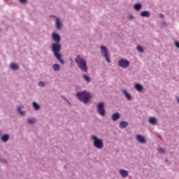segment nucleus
<instances>
[{
  "mask_svg": "<svg viewBox=\"0 0 179 179\" xmlns=\"http://www.w3.org/2000/svg\"><path fill=\"white\" fill-rule=\"evenodd\" d=\"M82 78L86 83H90V82H92V78L87 74H83Z\"/></svg>",
  "mask_w": 179,
  "mask_h": 179,
  "instance_id": "11",
  "label": "nucleus"
},
{
  "mask_svg": "<svg viewBox=\"0 0 179 179\" xmlns=\"http://www.w3.org/2000/svg\"><path fill=\"white\" fill-rule=\"evenodd\" d=\"M100 51L101 57H103L106 62H108V64H110V62H111V60L110 59V55H108V49H107L106 46L101 45L100 46Z\"/></svg>",
  "mask_w": 179,
  "mask_h": 179,
  "instance_id": "5",
  "label": "nucleus"
},
{
  "mask_svg": "<svg viewBox=\"0 0 179 179\" xmlns=\"http://www.w3.org/2000/svg\"><path fill=\"white\" fill-rule=\"evenodd\" d=\"M161 26L162 27H166V26H167V24L166 22H162Z\"/></svg>",
  "mask_w": 179,
  "mask_h": 179,
  "instance_id": "31",
  "label": "nucleus"
},
{
  "mask_svg": "<svg viewBox=\"0 0 179 179\" xmlns=\"http://www.w3.org/2000/svg\"><path fill=\"white\" fill-rule=\"evenodd\" d=\"M34 123H36V119H34V118H28L27 119V124H29V125H31Z\"/></svg>",
  "mask_w": 179,
  "mask_h": 179,
  "instance_id": "24",
  "label": "nucleus"
},
{
  "mask_svg": "<svg viewBox=\"0 0 179 179\" xmlns=\"http://www.w3.org/2000/svg\"><path fill=\"white\" fill-rule=\"evenodd\" d=\"M158 152L159 153H166V150H164V149H163V148H159Z\"/></svg>",
  "mask_w": 179,
  "mask_h": 179,
  "instance_id": "27",
  "label": "nucleus"
},
{
  "mask_svg": "<svg viewBox=\"0 0 179 179\" xmlns=\"http://www.w3.org/2000/svg\"><path fill=\"white\" fill-rule=\"evenodd\" d=\"M32 106H33L34 110H36V111H38V110H40V105L38 103H37L36 102H33Z\"/></svg>",
  "mask_w": 179,
  "mask_h": 179,
  "instance_id": "23",
  "label": "nucleus"
},
{
  "mask_svg": "<svg viewBox=\"0 0 179 179\" xmlns=\"http://www.w3.org/2000/svg\"><path fill=\"white\" fill-rule=\"evenodd\" d=\"M10 66L13 71H17L19 69V65L15 63H12Z\"/></svg>",
  "mask_w": 179,
  "mask_h": 179,
  "instance_id": "22",
  "label": "nucleus"
},
{
  "mask_svg": "<svg viewBox=\"0 0 179 179\" xmlns=\"http://www.w3.org/2000/svg\"><path fill=\"white\" fill-rule=\"evenodd\" d=\"M96 110L98 114L101 115V117H104L106 115V108H104V102H100L96 106Z\"/></svg>",
  "mask_w": 179,
  "mask_h": 179,
  "instance_id": "6",
  "label": "nucleus"
},
{
  "mask_svg": "<svg viewBox=\"0 0 179 179\" xmlns=\"http://www.w3.org/2000/svg\"><path fill=\"white\" fill-rule=\"evenodd\" d=\"M148 122L151 125H156L157 124V120L155 117H150L148 119Z\"/></svg>",
  "mask_w": 179,
  "mask_h": 179,
  "instance_id": "13",
  "label": "nucleus"
},
{
  "mask_svg": "<svg viewBox=\"0 0 179 179\" xmlns=\"http://www.w3.org/2000/svg\"><path fill=\"white\" fill-rule=\"evenodd\" d=\"M2 136V131L0 130V136Z\"/></svg>",
  "mask_w": 179,
  "mask_h": 179,
  "instance_id": "36",
  "label": "nucleus"
},
{
  "mask_svg": "<svg viewBox=\"0 0 179 179\" xmlns=\"http://www.w3.org/2000/svg\"><path fill=\"white\" fill-rule=\"evenodd\" d=\"M52 38L55 43L51 45V51L57 61L64 65V64H65V61L62 59V55H61V45L59 44L61 42V36L59 34L53 32L52 34Z\"/></svg>",
  "mask_w": 179,
  "mask_h": 179,
  "instance_id": "1",
  "label": "nucleus"
},
{
  "mask_svg": "<svg viewBox=\"0 0 179 179\" xmlns=\"http://www.w3.org/2000/svg\"><path fill=\"white\" fill-rule=\"evenodd\" d=\"M119 173L122 178H126V177H128V171L125 169H120Z\"/></svg>",
  "mask_w": 179,
  "mask_h": 179,
  "instance_id": "16",
  "label": "nucleus"
},
{
  "mask_svg": "<svg viewBox=\"0 0 179 179\" xmlns=\"http://www.w3.org/2000/svg\"><path fill=\"white\" fill-rule=\"evenodd\" d=\"M22 108H23V106H17V113H19V114L22 116L26 115V112L22 110Z\"/></svg>",
  "mask_w": 179,
  "mask_h": 179,
  "instance_id": "20",
  "label": "nucleus"
},
{
  "mask_svg": "<svg viewBox=\"0 0 179 179\" xmlns=\"http://www.w3.org/2000/svg\"><path fill=\"white\" fill-rule=\"evenodd\" d=\"M176 100L177 103L179 104V97L178 96H177L176 98Z\"/></svg>",
  "mask_w": 179,
  "mask_h": 179,
  "instance_id": "34",
  "label": "nucleus"
},
{
  "mask_svg": "<svg viewBox=\"0 0 179 179\" xmlns=\"http://www.w3.org/2000/svg\"><path fill=\"white\" fill-rule=\"evenodd\" d=\"M10 138V136H9V134H6L1 136V142L6 143V142H8V141H9Z\"/></svg>",
  "mask_w": 179,
  "mask_h": 179,
  "instance_id": "12",
  "label": "nucleus"
},
{
  "mask_svg": "<svg viewBox=\"0 0 179 179\" xmlns=\"http://www.w3.org/2000/svg\"><path fill=\"white\" fill-rule=\"evenodd\" d=\"M175 45L177 48H179V43L178 41L175 42Z\"/></svg>",
  "mask_w": 179,
  "mask_h": 179,
  "instance_id": "32",
  "label": "nucleus"
},
{
  "mask_svg": "<svg viewBox=\"0 0 179 179\" xmlns=\"http://www.w3.org/2000/svg\"><path fill=\"white\" fill-rule=\"evenodd\" d=\"M60 66H59V64H55L52 65V69L55 72H58V71H59L60 69Z\"/></svg>",
  "mask_w": 179,
  "mask_h": 179,
  "instance_id": "21",
  "label": "nucleus"
},
{
  "mask_svg": "<svg viewBox=\"0 0 179 179\" xmlns=\"http://www.w3.org/2000/svg\"><path fill=\"white\" fill-rule=\"evenodd\" d=\"M38 86H39V87H44L45 86V84L44 83V82L40 81L38 84Z\"/></svg>",
  "mask_w": 179,
  "mask_h": 179,
  "instance_id": "26",
  "label": "nucleus"
},
{
  "mask_svg": "<svg viewBox=\"0 0 179 179\" xmlns=\"http://www.w3.org/2000/svg\"><path fill=\"white\" fill-rule=\"evenodd\" d=\"M62 99H64V100H65V101H66L69 103V106H71V102L68 100V99H66V97L65 96H62Z\"/></svg>",
  "mask_w": 179,
  "mask_h": 179,
  "instance_id": "28",
  "label": "nucleus"
},
{
  "mask_svg": "<svg viewBox=\"0 0 179 179\" xmlns=\"http://www.w3.org/2000/svg\"><path fill=\"white\" fill-rule=\"evenodd\" d=\"M140 16L141 17H150V12L148 11V10H144V11H142L141 13H140Z\"/></svg>",
  "mask_w": 179,
  "mask_h": 179,
  "instance_id": "14",
  "label": "nucleus"
},
{
  "mask_svg": "<svg viewBox=\"0 0 179 179\" xmlns=\"http://www.w3.org/2000/svg\"><path fill=\"white\" fill-rule=\"evenodd\" d=\"M134 10H136L137 12H139V10H141L142 9V4L137 3H135L133 6Z\"/></svg>",
  "mask_w": 179,
  "mask_h": 179,
  "instance_id": "18",
  "label": "nucleus"
},
{
  "mask_svg": "<svg viewBox=\"0 0 179 179\" xmlns=\"http://www.w3.org/2000/svg\"><path fill=\"white\" fill-rule=\"evenodd\" d=\"M122 92L123 96H124V97L127 99V100H128V101H131L132 100V96L131 95V94L129 93L128 91H127V90H122Z\"/></svg>",
  "mask_w": 179,
  "mask_h": 179,
  "instance_id": "8",
  "label": "nucleus"
},
{
  "mask_svg": "<svg viewBox=\"0 0 179 179\" xmlns=\"http://www.w3.org/2000/svg\"><path fill=\"white\" fill-rule=\"evenodd\" d=\"M75 62L77 64L81 72L87 73V71H89V68L87 67V62L83 57H80V55H77L75 59Z\"/></svg>",
  "mask_w": 179,
  "mask_h": 179,
  "instance_id": "2",
  "label": "nucleus"
},
{
  "mask_svg": "<svg viewBox=\"0 0 179 179\" xmlns=\"http://www.w3.org/2000/svg\"><path fill=\"white\" fill-rule=\"evenodd\" d=\"M165 162H169V159H166Z\"/></svg>",
  "mask_w": 179,
  "mask_h": 179,
  "instance_id": "39",
  "label": "nucleus"
},
{
  "mask_svg": "<svg viewBox=\"0 0 179 179\" xmlns=\"http://www.w3.org/2000/svg\"><path fill=\"white\" fill-rule=\"evenodd\" d=\"M136 139L138 141V142H139V143L146 144V138H145L144 136L141 134L136 135Z\"/></svg>",
  "mask_w": 179,
  "mask_h": 179,
  "instance_id": "9",
  "label": "nucleus"
},
{
  "mask_svg": "<svg viewBox=\"0 0 179 179\" xmlns=\"http://www.w3.org/2000/svg\"><path fill=\"white\" fill-rule=\"evenodd\" d=\"M112 120L113 121H118V120H120V118H121V115H120V114L118 113H114L113 115H112Z\"/></svg>",
  "mask_w": 179,
  "mask_h": 179,
  "instance_id": "19",
  "label": "nucleus"
},
{
  "mask_svg": "<svg viewBox=\"0 0 179 179\" xmlns=\"http://www.w3.org/2000/svg\"><path fill=\"white\" fill-rule=\"evenodd\" d=\"M3 163H6V160H2Z\"/></svg>",
  "mask_w": 179,
  "mask_h": 179,
  "instance_id": "37",
  "label": "nucleus"
},
{
  "mask_svg": "<svg viewBox=\"0 0 179 179\" xmlns=\"http://www.w3.org/2000/svg\"><path fill=\"white\" fill-rule=\"evenodd\" d=\"M55 26L57 30H61V29H62V22H61L59 17H56Z\"/></svg>",
  "mask_w": 179,
  "mask_h": 179,
  "instance_id": "10",
  "label": "nucleus"
},
{
  "mask_svg": "<svg viewBox=\"0 0 179 179\" xmlns=\"http://www.w3.org/2000/svg\"><path fill=\"white\" fill-rule=\"evenodd\" d=\"M159 17H161V19H163L164 17V15L163 14H160Z\"/></svg>",
  "mask_w": 179,
  "mask_h": 179,
  "instance_id": "33",
  "label": "nucleus"
},
{
  "mask_svg": "<svg viewBox=\"0 0 179 179\" xmlns=\"http://www.w3.org/2000/svg\"><path fill=\"white\" fill-rule=\"evenodd\" d=\"M134 88L136 89V90L137 92H143V86H142V85L139 84V83H136L134 85Z\"/></svg>",
  "mask_w": 179,
  "mask_h": 179,
  "instance_id": "15",
  "label": "nucleus"
},
{
  "mask_svg": "<svg viewBox=\"0 0 179 179\" xmlns=\"http://www.w3.org/2000/svg\"><path fill=\"white\" fill-rule=\"evenodd\" d=\"M128 19H129V20H132L134 19V15H129V16H128Z\"/></svg>",
  "mask_w": 179,
  "mask_h": 179,
  "instance_id": "30",
  "label": "nucleus"
},
{
  "mask_svg": "<svg viewBox=\"0 0 179 179\" xmlns=\"http://www.w3.org/2000/svg\"><path fill=\"white\" fill-rule=\"evenodd\" d=\"M19 1H20V3L24 4V3H27V0H19Z\"/></svg>",
  "mask_w": 179,
  "mask_h": 179,
  "instance_id": "29",
  "label": "nucleus"
},
{
  "mask_svg": "<svg viewBox=\"0 0 179 179\" xmlns=\"http://www.w3.org/2000/svg\"><path fill=\"white\" fill-rule=\"evenodd\" d=\"M4 1H7V0H4Z\"/></svg>",
  "mask_w": 179,
  "mask_h": 179,
  "instance_id": "40",
  "label": "nucleus"
},
{
  "mask_svg": "<svg viewBox=\"0 0 179 179\" xmlns=\"http://www.w3.org/2000/svg\"><path fill=\"white\" fill-rule=\"evenodd\" d=\"M50 17H54L55 19L57 20V17H57V16H55V15H50Z\"/></svg>",
  "mask_w": 179,
  "mask_h": 179,
  "instance_id": "35",
  "label": "nucleus"
},
{
  "mask_svg": "<svg viewBox=\"0 0 179 179\" xmlns=\"http://www.w3.org/2000/svg\"><path fill=\"white\" fill-rule=\"evenodd\" d=\"M90 139L92 141L94 148H96V149H103L104 148L103 140L97 137V136L94 134L91 135Z\"/></svg>",
  "mask_w": 179,
  "mask_h": 179,
  "instance_id": "4",
  "label": "nucleus"
},
{
  "mask_svg": "<svg viewBox=\"0 0 179 179\" xmlns=\"http://www.w3.org/2000/svg\"><path fill=\"white\" fill-rule=\"evenodd\" d=\"M136 50L138 52H143V51H145L142 46H137Z\"/></svg>",
  "mask_w": 179,
  "mask_h": 179,
  "instance_id": "25",
  "label": "nucleus"
},
{
  "mask_svg": "<svg viewBox=\"0 0 179 179\" xmlns=\"http://www.w3.org/2000/svg\"><path fill=\"white\" fill-rule=\"evenodd\" d=\"M158 137L159 138V139H162V136H158Z\"/></svg>",
  "mask_w": 179,
  "mask_h": 179,
  "instance_id": "38",
  "label": "nucleus"
},
{
  "mask_svg": "<svg viewBox=\"0 0 179 179\" xmlns=\"http://www.w3.org/2000/svg\"><path fill=\"white\" fill-rule=\"evenodd\" d=\"M127 127H128V122L127 121H122L119 124V127L120 128V129H124V128H127Z\"/></svg>",
  "mask_w": 179,
  "mask_h": 179,
  "instance_id": "17",
  "label": "nucleus"
},
{
  "mask_svg": "<svg viewBox=\"0 0 179 179\" xmlns=\"http://www.w3.org/2000/svg\"><path fill=\"white\" fill-rule=\"evenodd\" d=\"M117 64H118V66H120V68H122L123 69H127V68L129 66L130 62H129V60L122 59L119 60Z\"/></svg>",
  "mask_w": 179,
  "mask_h": 179,
  "instance_id": "7",
  "label": "nucleus"
},
{
  "mask_svg": "<svg viewBox=\"0 0 179 179\" xmlns=\"http://www.w3.org/2000/svg\"><path fill=\"white\" fill-rule=\"evenodd\" d=\"M76 96L77 99L84 104H87L90 101V99H92V95L87 90L78 92L76 93Z\"/></svg>",
  "mask_w": 179,
  "mask_h": 179,
  "instance_id": "3",
  "label": "nucleus"
}]
</instances>
